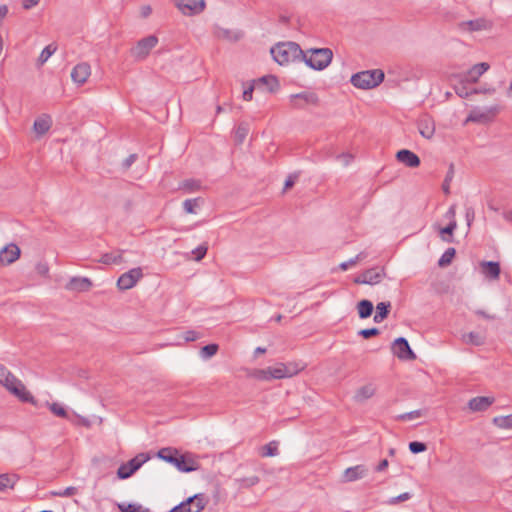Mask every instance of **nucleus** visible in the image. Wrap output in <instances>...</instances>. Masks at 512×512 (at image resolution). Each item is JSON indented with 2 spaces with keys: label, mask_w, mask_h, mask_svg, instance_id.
Returning <instances> with one entry per match:
<instances>
[{
  "label": "nucleus",
  "mask_w": 512,
  "mask_h": 512,
  "mask_svg": "<svg viewBox=\"0 0 512 512\" xmlns=\"http://www.w3.org/2000/svg\"><path fill=\"white\" fill-rule=\"evenodd\" d=\"M489 64L486 62L478 63L461 76V82L475 83L478 79L489 69Z\"/></svg>",
  "instance_id": "nucleus-16"
},
{
  "label": "nucleus",
  "mask_w": 512,
  "mask_h": 512,
  "mask_svg": "<svg viewBox=\"0 0 512 512\" xmlns=\"http://www.w3.org/2000/svg\"><path fill=\"white\" fill-rule=\"evenodd\" d=\"M425 412H426L425 410L419 409V410H414L411 412L403 413V414H400L397 416V420L408 421V420L417 419V418L424 416Z\"/></svg>",
  "instance_id": "nucleus-43"
},
{
  "label": "nucleus",
  "mask_w": 512,
  "mask_h": 512,
  "mask_svg": "<svg viewBox=\"0 0 512 512\" xmlns=\"http://www.w3.org/2000/svg\"><path fill=\"white\" fill-rule=\"evenodd\" d=\"M297 178H298V175H296V174L289 175L285 181L284 189L287 190V189L291 188L295 184Z\"/></svg>",
  "instance_id": "nucleus-59"
},
{
  "label": "nucleus",
  "mask_w": 512,
  "mask_h": 512,
  "mask_svg": "<svg viewBox=\"0 0 512 512\" xmlns=\"http://www.w3.org/2000/svg\"><path fill=\"white\" fill-rule=\"evenodd\" d=\"M149 460V455L139 453L127 463L122 464L117 470V476L120 479H127L132 476L146 461Z\"/></svg>",
  "instance_id": "nucleus-7"
},
{
  "label": "nucleus",
  "mask_w": 512,
  "mask_h": 512,
  "mask_svg": "<svg viewBox=\"0 0 512 512\" xmlns=\"http://www.w3.org/2000/svg\"><path fill=\"white\" fill-rule=\"evenodd\" d=\"M493 424L501 429H512V414L497 416L492 420Z\"/></svg>",
  "instance_id": "nucleus-35"
},
{
  "label": "nucleus",
  "mask_w": 512,
  "mask_h": 512,
  "mask_svg": "<svg viewBox=\"0 0 512 512\" xmlns=\"http://www.w3.org/2000/svg\"><path fill=\"white\" fill-rule=\"evenodd\" d=\"M253 90H254V85H250L249 87H247L246 89H244L243 91V99L245 101H251L252 100V94H253Z\"/></svg>",
  "instance_id": "nucleus-61"
},
{
  "label": "nucleus",
  "mask_w": 512,
  "mask_h": 512,
  "mask_svg": "<svg viewBox=\"0 0 512 512\" xmlns=\"http://www.w3.org/2000/svg\"><path fill=\"white\" fill-rule=\"evenodd\" d=\"M494 401L495 399L493 397H474L468 402V407L473 412L485 411L494 403Z\"/></svg>",
  "instance_id": "nucleus-21"
},
{
  "label": "nucleus",
  "mask_w": 512,
  "mask_h": 512,
  "mask_svg": "<svg viewBox=\"0 0 512 512\" xmlns=\"http://www.w3.org/2000/svg\"><path fill=\"white\" fill-rule=\"evenodd\" d=\"M481 273L485 278L489 280H498L501 269L500 264L494 261H482L480 262Z\"/></svg>",
  "instance_id": "nucleus-18"
},
{
  "label": "nucleus",
  "mask_w": 512,
  "mask_h": 512,
  "mask_svg": "<svg viewBox=\"0 0 512 512\" xmlns=\"http://www.w3.org/2000/svg\"><path fill=\"white\" fill-rule=\"evenodd\" d=\"M260 481L259 477L258 476H250V477H245V478H242L239 480L240 482V486L243 487V488H250L256 484H258Z\"/></svg>",
  "instance_id": "nucleus-48"
},
{
  "label": "nucleus",
  "mask_w": 512,
  "mask_h": 512,
  "mask_svg": "<svg viewBox=\"0 0 512 512\" xmlns=\"http://www.w3.org/2000/svg\"><path fill=\"white\" fill-rule=\"evenodd\" d=\"M465 217H466L467 225L470 226L475 218V212H474L473 208L466 209Z\"/></svg>",
  "instance_id": "nucleus-62"
},
{
  "label": "nucleus",
  "mask_w": 512,
  "mask_h": 512,
  "mask_svg": "<svg viewBox=\"0 0 512 512\" xmlns=\"http://www.w3.org/2000/svg\"><path fill=\"white\" fill-rule=\"evenodd\" d=\"M368 469L365 465H356L347 468L343 473L344 482H353L366 476Z\"/></svg>",
  "instance_id": "nucleus-19"
},
{
  "label": "nucleus",
  "mask_w": 512,
  "mask_h": 512,
  "mask_svg": "<svg viewBox=\"0 0 512 512\" xmlns=\"http://www.w3.org/2000/svg\"><path fill=\"white\" fill-rule=\"evenodd\" d=\"M90 75L91 67L85 62L77 64L71 72L72 80L78 85L84 84Z\"/></svg>",
  "instance_id": "nucleus-17"
},
{
  "label": "nucleus",
  "mask_w": 512,
  "mask_h": 512,
  "mask_svg": "<svg viewBox=\"0 0 512 512\" xmlns=\"http://www.w3.org/2000/svg\"><path fill=\"white\" fill-rule=\"evenodd\" d=\"M278 454V442L271 441L268 444L264 445L261 449L262 457H273Z\"/></svg>",
  "instance_id": "nucleus-38"
},
{
  "label": "nucleus",
  "mask_w": 512,
  "mask_h": 512,
  "mask_svg": "<svg viewBox=\"0 0 512 512\" xmlns=\"http://www.w3.org/2000/svg\"><path fill=\"white\" fill-rule=\"evenodd\" d=\"M391 307V303L390 302H380L377 304L376 306V314L374 315V322L376 323H380L382 322L385 318H387L388 314H389V309Z\"/></svg>",
  "instance_id": "nucleus-27"
},
{
  "label": "nucleus",
  "mask_w": 512,
  "mask_h": 512,
  "mask_svg": "<svg viewBox=\"0 0 512 512\" xmlns=\"http://www.w3.org/2000/svg\"><path fill=\"white\" fill-rule=\"evenodd\" d=\"M384 80V73L380 69L366 70L351 76V84L359 89H372Z\"/></svg>",
  "instance_id": "nucleus-5"
},
{
  "label": "nucleus",
  "mask_w": 512,
  "mask_h": 512,
  "mask_svg": "<svg viewBox=\"0 0 512 512\" xmlns=\"http://www.w3.org/2000/svg\"><path fill=\"white\" fill-rule=\"evenodd\" d=\"M418 129L420 134L427 139L432 138L435 132L433 121L427 117H424L419 121Z\"/></svg>",
  "instance_id": "nucleus-26"
},
{
  "label": "nucleus",
  "mask_w": 512,
  "mask_h": 512,
  "mask_svg": "<svg viewBox=\"0 0 512 512\" xmlns=\"http://www.w3.org/2000/svg\"><path fill=\"white\" fill-rule=\"evenodd\" d=\"M36 270L40 275L46 276L49 272V267L45 263H39L36 266Z\"/></svg>",
  "instance_id": "nucleus-64"
},
{
  "label": "nucleus",
  "mask_w": 512,
  "mask_h": 512,
  "mask_svg": "<svg viewBox=\"0 0 512 512\" xmlns=\"http://www.w3.org/2000/svg\"><path fill=\"white\" fill-rule=\"evenodd\" d=\"M380 333L378 328H368V329H362L358 332L360 336H362L365 339L371 338L373 336H376Z\"/></svg>",
  "instance_id": "nucleus-54"
},
{
  "label": "nucleus",
  "mask_w": 512,
  "mask_h": 512,
  "mask_svg": "<svg viewBox=\"0 0 512 512\" xmlns=\"http://www.w3.org/2000/svg\"><path fill=\"white\" fill-rule=\"evenodd\" d=\"M218 349L219 346L217 344H208L201 348L200 356L204 359H209L217 353Z\"/></svg>",
  "instance_id": "nucleus-44"
},
{
  "label": "nucleus",
  "mask_w": 512,
  "mask_h": 512,
  "mask_svg": "<svg viewBox=\"0 0 512 512\" xmlns=\"http://www.w3.org/2000/svg\"><path fill=\"white\" fill-rule=\"evenodd\" d=\"M386 276L384 268H370L362 272L354 282L357 284L376 285Z\"/></svg>",
  "instance_id": "nucleus-11"
},
{
  "label": "nucleus",
  "mask_w": 512,
  "mask_h": 512,
  "mask_svg": "<svg viewBox=\"0 0 512 512\" xmlns=\"http://www.w3.org/2000/svg\"><path fill=\"white\" fill-rule=\"evenodd\" d=\"M200 202H203V200L201 198L186 199L183 202V208L186 213L194 214L196 212L195 208L199 206Z\"/></svg>",
  "instance_id": "nucleus-42"
},
{
  "label": "nucleus",
  "mask_w": 512,
  "mask_h": 512,
  "mask_svg": "<svg viewBox=\"0 0 512 512\" xmlns=\"http://www.w3.org/2000/svg\"><path fill=\"white\" fill-rule=\"evenodd\" d=\"M454 174H455L454 165L450 164L449 169L446 173L444 182L442 184V190L446 195H448L450 193V183L454 178Z\"/></svg>",
  "instance_id": "nucleus-41"
},
{
  "label": "nucleus",
  "mask_w": 512,
  "mask_h": 512,
  "mask_svg": "<svg viewBox=\"0 0 512 512\" xmlns=\"http://www.w3.org/2000/svg\"><path fill=\"white\" fill-rule=\"evenodd\" d=\"M39 2H40V0H22V7L25 10H30L31 8H33L36 5H38Z\"/></svg>",
  "instance_id": "nucleus-60"
},
{
  "label": "nucleus",
  "mask_w": 512,
  "mask_h": 512,
  "mask_svg": "<svg viewBox=\"0 0 512 512\" xmlns=\"http://www.w3.org/2000/svg\"><path fill=\"white\" fill-rule=\"evenodd\" d=\"M410 498H411L410 493L405 492V493H402V494H400V495H398V496H396V497H392V498L389 500V502H388V503H389V504H391V505H395V504H397V503H399V502L407 501V500H409Z\"/></svg>",
  "instance_id": "nucleus-55"
},
{
  "label": "nucleus",
  "mask_w": 512,
  "mask_h": 512,
  "mask_svg": "<svg viewBox=\"0 0 512 512\" xmlns=\"http://www.w3.org/2000/svg\"><path fill=\"white\" fill-rule=\"evenodd\" d=\"M92 281L87 277H72L67 284L65 289L72 292H87L92 287Z\"/></svg>",
  "instance_id": "nucleus-15"
},
{
  "label": "nucleus",
  "mask_w": 512,
  "mask_h": 512,
  "mask_svg": "<svg viewBox=\"0 0 512 512\" xmlns=\"http://www.w3.org/2000/svg\"><path fill=\"white\" fill-rule=\"evenodd\" d=\"M174 5L184 16H194L205 10V0H173Z\"/></svg>",
  "instance_id": "nucleus-8"
},
{
  "label": "nucleus",
  "mask_w": 512,
  "mask_h": 512,
  "mask_svg": "<svg viewBox=\"0 0 512 512\" xmlns=\"http://www.w3.org/2000/svg\"><path fill=\"white\" fill-rule=\"evenodd\" d=\"M499 109L498 107H490L485 109L475 108L473 109L468 117L466 118V123L474 122L486 124L493 121L494 117L497 115Z\"/></svg>",
  "instance_id": "nucleus-9"
},
{
  "label": "nucleus",
  "mask_w": 512,
  "mask_h": 512,
  "mask_svg": "<svg viewBox=\"0 0 512 512\" xmlns=\"http://www.w3.org/2000/svg\"><path fill=\"white\" fill-rule=\"evenodd\" d=\"M248 135V128L246 125H239L235 132V139L238 143H242Z\"/></svg>",
  "instance_id": "nucleus-49"
},
{
  "label": "nucleus",
  "mask_w": 512,
  "mask_h": 512,
  "mask_svg": "<svg viewBox=\"0 0 512 512\" xmlns=\"http://www.w3.org/2000/svg\"><path fill=\"white\" fill-rule=\"evenodd\" d=\"M183 338L186 342L195 341L199 338V334L196 331L189 330L183 334Z\"/></svg>",
  "instance_id": "nucleus-57"
},
{
  "label": "nucleus",
  "mask_w": 512,
  "mask_h": 512,
  "mask_svg": "<svg viewBox=\"0 0 512 512\" xmlns=\"http://www.w3.org/2000/svg\"><path fill=\"white\" fill-rule=\"evenodd\" d=\"M396 159L410 168H415L420 165L419 157L414 152L407 149L398 151Z\"/></svg>",
  "instance_id": "nucleus-20"
},
{
  "label": "nucleus",
  "mask_w": 512,
  "mask_h": 512,
  "mask_svg": "<svg viewBox=\"0 0 512 512\" xmlns=\"http://www.w3.org/2000/svg\"><path fill=\"white\" fill-rule=\"evenodd\" d=\"M0 384L23 402H33V396L27 391L24 384L17 379L5 366L0 364Z\"/></svg>",
  "instance_id": "nucleus-3"
},
{
  "label": "nucleus",
  "mask_w": 512,
  "mask_h": 512,
  "mask_svg": "<svg viewBox=\"0 0 512 512\" xmlns=\"http://www.w3.org/2000/svg\"><path fill=\"white\" fill-rule=\"evenodd\" d=\"M213 34L218 39H224V40H236L237 39V37L235 36V34L232 31L222 28L220 26L214 27Z\"/></svg>",
  "instance_id": "nucleus-36"
},
{
  "label": "nucleus",
  "mask_w": 512,
  "mask_h": 512,
  "mask_svg": "<svg viewBox=\"0 0 512 512\" xmlns=\"http://www.w3.org/2000/svg\"><path fill=\"white\" fill-rule=\"evenodd\" d=\"M457 228L456 221H450L445 228H439V234L444 242L451 243L453 241V233Z\"/></svg>",
  "instance_id": "nucleus-28"
},
{
  "label": "nucleus",
  "mask_w": 512,
  "mask_h": 512,
  "mask_svg": "<svg viewBox=\"0 0 512 512\" xmlns=\"http://www.w3.org/2000/svg\"><path fill=\"white\" fill-rule=\"evenodd\" d=\"M463 340L467 344L481 346L485 344L486 337L484 334L478 332H469L468 334L463 335Z\"/></svg>",
  "instance_id": "nucleus-29"
},
{
  "label": "nucleus",
  "mask_w": 512,
  "mask_h": 512,
  "mask_svg": "<svg viewBox=\"0 0 512 512\" xmlns=\"http://www.w3.org/2000/svg\"><path fill=\"white\" fill-rule=\"evenodd\" d=\"M157 44L158 38L155 35H149L140 39L136 45L130 49V54L136 60H144Z\"/></svg>",
  "instance_id": "nucleus-6"
},
{
  "label": "nucleus",
  "mask_w": 512,
  "mask_h": 512,
  "mask_svg": "<svg viewBox=\"0 0 512 512\" xmlns=\"http://www.w3.org/2000/svg\"><path fill=\"white\" fill-rule=\"evenodd\" d=\"M157 455L160 459L173 464L181 472H192L199 468V463L191 455L180 454L175 448H162Z\"/></svg>",
  "instance_id": "nucleus-1"
},
{
  "label": "nucleus",
  "mask_w": 512,
  "mask_h": 512,
  "mask_svg": "<svg viewBox=\"0 0 512 512\" xmlns=\"http://www.w3.org/2000/svg\"><path fill=\"white\" fill-rule=\"evenodd\" d=\"M392 352L402 360H415L416 355L410 348L408 341L404 337H399L392 344Z\"/></svg>",
  "instance_id": "nucleus-12"
},
{
  "label": "nucleus",
  "mask_w": 512,
  "mask_h": 512,
  "mask_svg": "<svg viewBox=\"0 0 512 512\" xmlns=\"http://www.w3.org/2000/svg\"><path fill=\"white\" fill-rule=\"evenodd\" d=\"M270 367L266 368V369H258V370H255V372L253 373V376L258 379V380H263V381H268V380H271L270 378Z\"/></svg>",
  "instance_id": "nucleus-53"
},
{
  "label": "nucleus",
  "mask_w": 512,
  "mask_h": 512,
  "mask_svg": "<svg viewBox=\"0 0 512 512\" xmlns=\"http://www.w3.org/2000/svg\"><path fill=\"white\" fill-rule=\"evenodd\" d=\"M18 481V476L16 474H1L0 475V490H4L6 488H14V485Z\"/></svg>",
  "instance_id": "nucleus-34"
},
{
  "label": "nucleus",
  "mask_w": 512,
  "mask_h": 512,
  "mask_svg": "<svg viewBox=\"0 0 512 512\" xmlns=\"http://www.w3.org/2000/svg\"><path fill=\"white\" fill-rule=\"evenodd\" d=\"M207 250H208L207 244H201L196 249H194L192 251V253L195 255V260L196 261L202 260L205 257Z\"/></svg>",
  "instance_id": "nucleus-52"
},
{
  "label": "nucleus",
  "mask_w": 512,
  "mask_h": 512,
  "mask_svg": "<svg viewBox=\"0 0 512 512\" xmlns=\"http://www.w3.org/2000/svg\"><path fill=\"white\" fill-rule=\"evenodd\" d=\"M456 94L461 98H467L469 95L473 94L472 91H468L465 86H460L455 88Z\"/></svg>",
  "instance_id": "nucleus-58"
},
{
  "label": "nucleus",
  "mask_w": 512,
  "mask_h": 512,
  "mask_svg": "<svg viewBox=\"0 0 512 512\" xmlns=\"http://www.w3.org/2000/svg\"><path fill=\"white\" fill-rule=\"evenodd\" d=\"M179 189L186 193H193L201 189V181L196 179H186L181 182Z\"/></svg>",
  "instance_id": "nucleus-31"
},
{
  "label": "nucleus",
  "mask_w": 512,
  "mask_h": 512,
  "mask_svg": "<svg viewBox=\"0 0 512 512\" xmlns=\"http://www.w3.org/2000/svg\"><path fill=\"white\" fill-rule=\"evenodd\" d=\"M337 159L341 161L344 166H348L353 160V155L350 153H342L337 156Z\"/></svg>",
  "instance_id": "nucleus-56"
},
{
  "label": "nucleus",
  "mask_w": 512,
  "mask_h": 512,
  "mask_svg": "<svg viewBox=\"0 0 512 512\" xmlns=\"http://www.w3.org/2000/svg\"><path fill=\"white\" fill-rule=\"evenodd\" d=\"M459 29L462 31H481L486 30L490 27V24L487 20L483 18L475 19V20H469V21H463L459 23Z\"/></svg>",
  "instance_id": "nucleus-22"
},
{
  "label": "nucleus",
  "mask_w": 512,
  "mask_h": 512,
  "mask_svg": "<svg viewBox=\"0 0 512 512\" xmlns=\"http://www.w3.org/2000/svg\"><path fill=\"white\" fill-rule=\"evenodd\" d=\"M376 393L375 385L369 383L357 389L354 395V400L358 403H362L372 398Z\"/></svg>",
  "instance_id": "nucleus-25"
},
{
  "label": "nucleus",
  "mask_w": 512,
  "mask_h": 512,
  "mask_svg": "<svg viewBox=\"0 0 512 512\" xmlns=\"http://www.w3.org/2000/svg\"><path fill=\"white\" fill-rule=\"evenodd\" d=\"M297 372V370H292L285 364L279 363L275 367H270L269 376L271 379H283L287 377H292Z\"/></svg>",
  "instance_id": "nucleus-23"
},
{
  "label": "nucleus",
  "mask_w": 512,
  "mask_h": 512,
  "mask_svg": "<svg viewBox=\"0 0 512 512\" xmlns=\"http://www.w3.org/2000/svg\"><path fill=\"white\" fill-rule=\"evenodd\" d=\"M270 52L274 60L280 65L288 64L297 59L301 60L303 55V50L295 42L279 43L272 47Z\"/></svg>",
  "instance_id": "nucleus-4"
},
{
  "label": "nucleus",
  "mask_w": 512,
  "mask_h": 512,
  "mask_svg": "<svg viewBox=\"0 0 512 512\" xmlns=\"http://www.w3.org/2000/svg\"><path fill=\"white\" fill-rule=\"evenodd\" d=\"M333 59V52L329 48H311L303 51L301 60L311 69L322 71L329 66Z\"/></svg>",
  "instance_id": "nucleus-2"
},
{
  "label": "nucleus",
  "mask_w": 512,
  "mask_h": 512,
  "mask_svg": "<svg viewBox=\"0 0 512 512\" xmlns=\"http://www.w3.org/2000/svg\"><path fill=\"white\" fill-rule=\"evenodd\" d=\"M357 310L359 317L361 319H365L371 316L373 312V303L369 300H361L357 304Z\"/></svg>",
  "instance_id": "nucleus-30"
},
{
  "label": "nucleus",
  "mask_w": 512,
  "mask_h": 512,
  "mask_svg": "<svg viewBox=\"0 0 512 512\" xmlns=\"http://www.w3.org/2000/svg\"><path fill=\"white\" fill-rule=\"evenodd\" d=\"M77 492H78V489L76 487L70 486V487L65 488L64 490L52 491L51 494L53 496H57V497H71V496L77 494Z\"/></svg>",
  "instance_id": "nucleus-47"
},
{
  "label": "nucleus",
  "mask_w": 512,
  "mask_h": 512,
  "mask_svg": "<svg viewBox=\"0 0 512 512\" xmlns=\"http://www.w3.org/2000/svg\"><path fill=\"white\" fill-rule=\"evenodd\" d=\"M50 411L58 417H67V411L63 406L58 403H52L49 405Z\"/></svg>",
  "instance_id": "nucleus-50"
},
{
  "label": "nucleus",
  "mask_w": 512,
  "mask_h": 512,
  "mask_svg": "<svg viewBox=\"0 0 512 512\" xmlns=\"http://www.w3.org/2000/svg\"><path fill=\"white\" fill-rule=\"evenodd\" d=\"M118 508L121 512H150L148 508L143 507L140 504H118Z\"/></svg>",
  "instance_id": "nucleus-40"
},
{
  "label": "nucleus",
  "mask_w": 512,
  "mask_h": 512,
  "mask_svg": "<svg viewBox=\"0 0 512 512\" xmlns=\"http://www.w3.org/2000/svg\"><path fill=\"white\" fill-rule=\"evenodd\" d=\"M143 277V272L140 267L133 268L128 272L123 273L117 281V287L120 290H128L133 288L137 282Z\"/></svg>",
  "instance_id": "nucleus-10"
},
{
  "label": "nucleus",
  "mask_w": 512,
  "mask_h": 512,
  "mask_svg": "<svg viewBox=\"0 0 512 512\" xmlns=\"http://www.w3.org/2000/svg\"><path fill=\"white\" fill-rule=\"evenodd\" d=\"M257 86L266 85L269 92H274L278 87L279 83L276 77L268 75L259 78L256 82Z\"/></svg>",
  "instance_id": "nucleus-33"
},
{
  "label": "nucleus",
  "mask_w": 512,
  "mask_h": 512,
  "mask_svg": "<svg viewBox=\"0 0 512 512\" xmlns=\"http://www.w3.org/2000/svg\"><path fill=\"white\" fill-rule=\"evenodd\" d=\"M290 102L293 108L303 109L307 105H318L319 99L315 93L302 92L298 94H292L290 96Z\"/></svg>",
  "instance_id": "nucleus-13"
},
{
  "label": "nucleus",
  "mask_w": 512,
  "mask_h": 512,
  "mask_svg": "<svg viewBox=\"0 0 512 512\" xmlns=\"http://www.w3.org/2000/svg\"><path fill=\"white\" fill-rule=\"evenodd\" d=\"M456 254V250L454 248H448L440 257L438 261V265L440 267H446L451 264L454 256Z\"/></svg>",
  "instance_id": "nucleus-39"
},
{
  "label": "nucleus",
  "mask_w": 512,
  "mask_h": 512,
  "mask_svg": "<svg viewBox=\"0 0 512 512\" xmlns=\"http://www.w3.org/2000/svg\"><path fill=\"white\" fill-rule=\"evenodd\" d=\"M56 51V47L53 45L46 46L38 58V63L43 65Z\"/></svg>",
  "instance_id": "nucleus-45"
},
{
  "label": "nucleus",
  "mask_w": 512,
  "mask_h": 512,
  "mask_svg": "<svg viewBox=\"0 0 512 512\" xmlns=\"http://www.w3.org/2000/svg\"><path fill=\"white\" fill-rule=\"evenodd\" d=\"M197 499H194L191 504H189L187 508V512H202L205 508V501L202 494H196Z\"/></svg>",
  "instance_id": "nucleus-37"
},
{
  "label": "nucleus",
  "mask_w": 512,
  "mask_h": 512,
  "mask_svg": "<svg viewBox=\"0 0 512 512\" xmlns=\"http://www.w3.org/2000/svg\"><path fill=\"white\" fill-rule=\"evenodd\" d=\"M20 248L10 243L0 250V265L6 266L12 264L20 257Z\"/></svg>",
  "instance_id": "nucleus-14"
},
{
  "label": "nucleus",
  "mask_w": 512,
  "mask_h": 512,
  "mask_svg": "<svg viewBox=\"0 0 512 512\" xmlns=\"http://www.w3.org/2000/svg\"><path fill=\"white\" fill-rule=\"evenodd\" d=\"M194 499H197V495L188 497L185 501H182L180 504L172 508L169 512H187L189 504H191Z\"/></svg>",
  "instance_id": "nucleus-46"
},
{
  "label": "nucleus",
  "mask_w": 512,
  "mask_h": 512,
  "mask_svg": "<svg viewBox=\"0 0 512 512\" xmlns=\"http://www.w3.org/2000/svg\"><path fill=\"white\" fill-rule=\"evenodd\" d=\"M426 449H427V446L423 442L414 441V442L409 443V450L413 454H418V453L424 452V451H426Z\"/></svg>",
  "instance_id": "nucleus-51"
},
{
  "label": "nucleus",
  "mask_w": 512,
  "mask_h": 512,
  "mask_svg": "<svg viewBox=\"0 0 512 512\" xmlns=\"http://www.w3.org/2000/svg\"><path fill=\"white\" fill-rule=\"evenodd\" d=\"M52 125V119L49 115L43 114L42 116L38 117L33 124V130L38 136L44 135L46 132L49 131Z\"/></svg>",
  "instance_id": "nucleus-24"
},
{
  "label": "nucleus",
  "mask_w": 512,
  "mask_h": 512,
  "mask_svg": "<svg viewBox=\"0 0 512 512\" xmlns=\"http://www.w3.org/2000/svg\"><path fill=\"white\" fill-rule=\"evenodd\" d=\"M99 261L106 265L122 263L123 251H119L117 253H105L101 256Z\"/></svg>",
  "instance_id": "nucleus-32"
},
{
  "label": "nucleus",
  "mask_w": 512,
  "mask_h": 512,
  "mask_svg": "<svg viewBox=\"0 0 512 512\" xmlns=\"http://www.w3.org/2000/svg\"><path fill=\"white\" fill-rule=\"evenodd\" d=\"M358 263L357 260H355V257L354 258H351L350 260L346 261V262H342L340 265H339V268L342 270V271H345L347 270L350 266H353V265H356Z\"/></svg>",
  "instance_id": "nucleus-63"
}]
</instances>
